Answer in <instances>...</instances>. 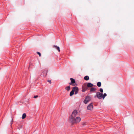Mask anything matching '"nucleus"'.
Wrapping results in <instances>:
<instances>
[{
	"mask_svg": "<svg viewBox=\"0 0 134 134\" xmlns=\"http://www.w3.org/2000/svg\"><path fill=\"white\" fill-rule=\"evenodd\" d=\"M38 97V96L37 95V96H34V98H37Z\"/></svg>",
	"mask_w": 134,
	"mask_h": 134,
	"instance_id": "nucleus-21",
	"label": "nucleus"
},
{
	"mask_svg": "<svg viewBox=\"0 0 134 134\" xmlns=\"http://www.w3.org/2000/svg\"><path fill=\"white\" fill-rule=\"evenodd\" d=\"M48 81L49 82L50 84L51 83V80H48Z\"/></svg>",
	"mask_w": 134,
	"mask_h": 134,
	"instance_id": "nucleus-22",
	"label": "nucleus"
},
{
	"mask_svg": "<svg viewBox=\"0 0 134 134\" xmlns=\"http://www.w3.org/2000/svg\"><path fill=\"white\" fill-rule=\"evenodd\" d=\"M89 77L87 76H85L84 79L86 80H88L89 79Z\"/></svg>",
	"mask_w": 134,
	"mask_h": 134,
	"instance_id": "nucleus-11",
	"label": "nucleus"
},
{
	"mask_svg": "<svg viewBox=\"0 0 134 134\" xmlns=\"http://www.w3.org/2000/svg\"><path fill=\"white\" fill-rule=\"evenodd\" d=\"M74 91L73 90L71 91L70 94V96H72L74 94Z\"/></svg>",
	"mask_w": 134,
	"mask_h": 134,
	"instance_id": "nucleus-13",
	"label": "nucleus"
},
{
	"mask_svg": "<svg viewBox=\"0 0 134 134\" xmlns=\"http://www.w3.org/2000/svg\"><path fill=\"white\" fill-rule=\"evenodd\" d=\"M12 123L11 124V125L12 124Z\"/></svg>",
	"mask_w": 134,
	"mask_h": 134,
	"instance_id": "nucleus-25",
	"label": "nucleus"
},
{
	"mask_svg": "<svg viewBox=\"0 0 134 134\" xmlns=\"http://www.w3.org/2000/svg\"><path fill=\"white\" fill-rule=\"evenodd\" d=\"M107 95L106 93H104L103 95V94L102 95V98H103V99H104V98L107 96Z\"/></svg>",
	"mask_w": 134,
	"mask_h": 134,
	"instance_id": "nucleus-16",
	"label": "nucleus"
},
{
	"mask_svg": "<svg viewBox=\"0 0 134 134\" xmlns=\"http://www.w3.org/2000/svg\"><path fill=\"white\" fill-rule=\"evenodd\" d=\"M70 80H71V82L73 83L74 84L75 83V80L72 78H71L70 79Z\"/></svg>",
	"mask_w": 134,
	"mask_h": 134,
	"instance_id": "nucleus-9",
	"label": "nucleus"
},
{
	"mask_svg": "<svg viewBox=\"0 0 134 134\" xmlns=\"http://www.w3.org/2000/svg\"><path fill=\"white\" fill-rule=\"evenodd\" d=\"M86 124H87V123L85 122H83L82 123V125H83V126L86 125Z\"/></svg>",
	"mask_w": 134,
	"mask_h": 134,
	"instance_id": "nucleus-17",
	"label": "nucleus"
},
{
	"mask_svg": "<svg viewBox=\"0 0 134 134\" xmlns=\"http://www.w3.org/2000/svg\"><path fill=\"white\" fill-rule=\"evenodd\" d=\"M46 74H47V71H46Z\"/></svg>",
	"mask_w": 134,
	"mask_h": 134,
	"instance_id": "nucleus-24",
	"label": "nucleus"
},
{
	"mask_svg": "<svg viewBox=\"0 0 134 134\" xmlns=\"http://www.w3.org/2000/svg\"><path fill=\"white\" fill-rule=\"evenodd\" d=\"M73 90H74V92H75V94H76L78 93L79 89L78 87H75L73 88Z\"/></svg>",
	"mask_w": 134,
	"mask_h": 134,
	"instance_id": "nucleus-4",
	"label": "nucleus"
},
{
	"mask_svg": "<svg viewBox=\"0 0 134 134\" xmlns=\"http://www.w3.org/2000/svg\"><path fill=\"white\" fill-rule=\"evenodd\" d=\"M26 116V114L25 113H24L23 114L22 118V119H24L25 118Z\"/></svg>",
	"mask_w": 134,
	"mask_h": 134,
	"instance_id": "nucleus-10",
	"label": "nucleus"
},
{
	"mask_svg": "<svg viewBox=\"0 0 134 134\" xmlns=\"http://www.w3.org/2000/svg\"><path fill=\"white\" fill-rule=\"evenodd\" d=\"M93 105L92 103L90 104L87 106V109L90 110H92L93 109Z\"/></svg>",
	"mask_w": 134,
	"mask_h": 134,
	"instance_id": "nucleus-5",
	"label": "nucleus"
},
{
	"mask_svg": "<svg viewBox=\"0 0 134 134\" xmlns=\"http://www.w3.org/2000/svg\"><path fill=\"white\" fill-rule=\"evenodd\" d=\"M103 94L98 92L96 93V96L98 98L100 99L102 97Z\"/></svg>",
	"mask_w": 134,
	"mask_h": 134,
	"instance_id": "nucleus-3",
	"label": "nucleus"
},
{
	"mask_svg": "<svg viewBox=\"0 0 134 134\" xmlns=\"http://www.w3.org/2000/svg\"><path fill=\"white\" fill-rule=\"evenodd\" d=\"M91 99V97L89 96H87L86 98L84 100V102L85 103H87Z\"/></svg>",
	"mask_w": 134,
	"mask_h": 134,
	"instance_id": "nucleus-2",
	"label": "nucleus"
},
{
	"mask_svg": "<svg viewBox=\"0 0 134 134\" xmlns=\"http://www.w3.org/2000/svg\"><path fill=\"white\" fill-rule=\"evenodd\" d=\"M93 85L91 83H88L87 84V87H93Z\"/></svg>",
	"mask_w": 134,
	"mask_h": 134,
	"instance_id": "nucleus-7",
	"label": "nucleus"
},
{
	"mask_svg": "<svg viewBox=\"0 0 134 134\" xmlns=\"http://www.w3.org/2000/svg\"><path fill=\"white\" fill-rule=\"evenodd\" d=\"M78 112L76 110H74L72 112V115L69 119V122L72 124L77 123L81 120V118L79 117H75L77 114Z\"/></svg>",
	"mask_w": 134,
	"mask_h": 134,
	"instance_id": "nucleus-1",
	"label": "nucleus"
},
{
	"mask_svg": "<svg viewBox=\"0 0 134 134\" xmlns=\"http://www.w3.org/2000/svg\"><path fill=\"white\" fill-rule=\"evenodd\" d=\"M96 89L94 88H92L91 89L90 91L91 92H94L96 90Z\"/></svg>",
	"mask_w": 134,
	"mask_h": 134,
	"instance_id": "nucleus-12",
	"label": "nucleus"
},
{
	"mask_svg": "<svg viewBox=\"0 0 134 134\" xmlns=\"http://www.w3.org/2000/svg\"><path fill=\"white\" fill-rule=\"evenodd\" d=\"M53 47L54 48H55L59 52H60V49L59 47L58 46H57L54 45L53 46Z\"/></svg>",
	"mask_w": 134,
	"mask_h": 134,
	"instance_id": "nucleus-8",
	"label": "nucleus"
},
{
	"mask_svg": "<svg viewBox=\"0 0 134 134\" xmlns=\"http://www.w3.org/2000/svg\"><path fill=\"white\" fill-rule=\"evenodd\" d=\"M37 54H38L39 55L40 57L41 56V53H40V52H37Z\"/></svg>",
	"mask_w": 134,
	"mask_h": 134,
	"instance_id": "nucleus-20",
	"label": "nucleus"
},
{
	"mask_svg": "<svg viewBox=\"0 0 134 134\" xmlns=\"http://www.w3.org/2000/svg\"><path fill=\"white\" fill-rule=\"evenodd\" d=\"M65 89L68 91H69L70 90V86H69L65 88Z\"/></svg>",
	"mask_w": 134,
	"mask_h": 134,
	"instance_id": "nucleus-15",
	"label": "nucleus"
},
{
	"mask_svg": "<svg viewBox=\"0 0 134 134\" xmlns=\"http://www.w3.org/2000/svg\"><path fill=\"white\" fill-rule=\"evenodd\" d=\"M88 87L85 85H83L82 87V91L84 92L87 89Z\"/></svg>",
	"mask_w": 134,
	"mask_h": 134,
	"instance_id": "nucleus-6",
	"label": "nucleus"
},
{
	"mask_svg": "<svg viewBox=\"0 0 134 134\" xmlns=\"http://www.w3.org/2000/svg\"><path fill=\"white\" fill-rule=\"evenodd\" d=\"M101 83L100 82H99L97 83V85L98 87H100L101 86Z\"/></svg>",
	"mask_w": 134,
	"mask_h": 134,
	"instance_id": "nucleus-14",
	"label": "nucleus"
},
{
	"mask_svg": "<svg viewBox=\"0 0 134 134\" xmlns=\"http://www.w3.org/2000/svg\"><path fill=\"white\" fill-rule=\"evenodd\" d=\"M99 91L101 92H103V90L102 88H100V89Z\"/></svg>",
	"mask_w": 134,
	"mask_h": 134,
	"instance_id": "nucleus-18",
	"label": "nucleus"
},
{
	"mask_svg": "<svg viewBox=\"0 0 134 134\" xmlns=\"http://www.w3.org/2000/svg\"><path fill=\"white\" fill-rule=\"evenodd\" d=\"M13 119H12V120H11V121H12V122H13Z\"/></svg>",
	"mask_w": 134,
	"mask_h": 134,
	"instance_id": "nucleus-23",
	"label": "nucleus"
},
{
	"mask_svg": "<svg viewBox=\"0 0 134 134\" xmlns=\"http://www.w3.org/2000/svg\"><path fill=\"white\" fill-rule=\"evenodd\" d=\"M69 84L70 85H72V86H74L75 85H74V84L73 83H72L71 82L70 83H69Z\"/></svg>",
	"mask_w": 134,
	"mask_h": 134,
	"instance_id": "nucleus-19",
	"label": "nucleus"
}]
</instances>
